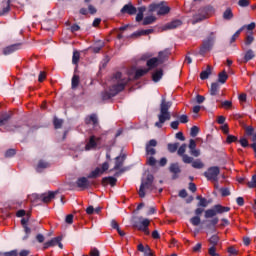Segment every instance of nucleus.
<instances>
[{
  "instance_id": "nucleus-1",
  "label": "nucleus",
  "mask_w": 256,
  "mask_h": 256,
  "mask_svg": "<svg viewBox=\"0 0 256 256\" xmlns=\"http://www.w3.org/2000/svg\"><path fill=\"white\" fill-rule=\"evenodd\" d=\"M129 81V78H123V74L121 72H116L112 77L113 84L110 86L109 91L101 93L102 101H109V99L119 95V93L125 89V86Z\"/></svg>"
},
{
  "instance_id": "nucleus-2",
  "label": "nucleus",
  "mask_w": 256,
  "mask_h": 256,
  "mask_svg": "<svg viewBox=\"0 0 256 256\" xmlns=\"http://www.w3.org/2000/svg\"><path fill=\"white\" fill-rule=\"evenodd\" d=\"M229 211H231L230 207L223 206L221 204H216L211 209L205 210V219H211L208 220L206 229H208V231H211V233H215L217 231V224L219 223V218L215 216L222 215V213H229Z\"/></svg>"
},
{
  "instance_id": "nucleus-3",
  "label": "nucleus",
  "mask_w": 256,
  "mask_h": 256,
  "mask_svg": "<svg viewBox=\"0 0 256 256\" xmlns=\"http://www.w3.org/2000/svg\"><path fill=\"white\" fill-rule=\"evenodd\" d=\"M173 102L166 101L165 98H162L160 103V113L158 114V121L155 122V127L161 129L163 125H165L166 121H171V113L169 109H171Z\"/></svg>"
},
{
  "instance_id": "nucleus-4",
  "label": "nucleus",
  "mask_w": 256,
  "mask_h": 256,
  "mask_svg": "<svg viewBox=\"0 0 256 256\" xmlns=\"http://www.w3.org/2000/svg\"><path fill=\"white\" fill-rule=\"evenodd\" d=\"M154 177L152 174H148L146 179H143L138 192L139 197H145V189L149 191H155V185H153Z\"/></svg>"
},
{
  "instance_id": "nucleus-5",
  "label": "nucleus",
  "mask_w": 256,
  "mask_h": 256,
  "mask_svg": "<svg viewBox=\"0 0 256 256\" xmlns=\"http://www.w3.org/2000/svg\"><path fill=\"white\" fill-rule=\"evenodd\" d=\"M215 39H217L215 32H211L206 37V39L203 40V43H202V46L200 47L199 53L201 55H205V53H208V51H211V49H213V45H215Z\"/></svg>"
},
{
  "instance_id": "nucleus-6",
  "label": "nucleus",
  "mask_w": 256,
  "mask_h": 256,
  "mask_svg": "<svg viewBox=\"0 0 256 256\" xmlns=\"http://www.w3.org/2000/svg\"><path fill=\"white\" fill-rule=\"evenodd\" d=\"M157 11V15H167L171 12V7L167 6V2L153 3L149 5V13Z\"/></svg>"
},
{
  "instance_id": "nucleus-7",
  "label": "nucleus",
  "mask_w": 256,
  "mask_h": 256,
  "mask_svg": "<svg viewBox=\"0 0 256 256\" xmlns=\"http://www.w3.org/2000/svg\"><path fill=\"white\" fill-rule=\"evenodd\" d=\"M221 173V169L219 166H212L207 169L206 172H204V177L208 181H213L214 183H219V174Z\"/></svg>"
},
{
  "instance_id": "nucleus-8",
  "label": "nucleus",
  "mask_w": 256,
  "mask_h": 256,
  "mask_svg": "<svg viewBox=\"0 0 256 256\" xmlns=\"http://www.w3.org/2000/svg\"><path fill=\"white\" fill-rule=\"evenodd\" d=\"M151 224V221L147 218L142 219L140 222H134V227L138 231H142L145 233V235H150L151 232H149V225Z\"/></svg>"
},
{
  "instance_id": "nucleus-9",
  "label": "nucleus",
  "mask_w": 256,
  "mask_h": 256,
  "mask_svg": "<svg viewBox=\"0 0 256 256\" xmlns=\"http://www.w3.org/2000/svg\"><path fill=\"white\" fill-rule=\"evenodd\" d=\"M185 151H187V144H182L177 150V155H179V157H182L183 163H193V157L185 154Z\"/></svg>"
},
{
  "instance_id": "nucleus-10",
  "label": "nucleus",
  "mask_w": 256,
  "mask_h": 256,
  "mask_svg": "<svg viewBox=\"0 0 256 256\" xmlns=\"http://www.w3.org/2000/svg\"><path fill=\"white\" fill-rule=\"evenodd\" d=\"M188 147L192 157H199V155H201V150L197 149V142H195V140L190 139Z\"/></svg>"
},
{
  "instance_id": "nucleus-11",
  "label": "nucleus",
  "mask_w": 256,
  "mask_h": 256,
  "mask_svg": "<svg viewBox=\"0 0 256 256\" xmlns=\"http://www.w3.org/2000/svg\"><path fill=\"white\" fill-rule=\"evenodd\" d=\"M121 13L123 14L127 13L128 15H135L137 14V8L133 6V4L128 3L123 6V8L121 9Z\"/></svg>"
},
{
  "instance_id": "nucleus-12",
  "label": "nucleus",
  "mask_w": 256,
  "mask_h": 256,
  "mask_svg": "<svg viewBox=\"0 0 256 256\" xmlns=\"http://www.w3.org/2000/svg\"><path fill=\"white\" fill-rule=\"evenodd\" d=\"M55 195H57V191L53 192V191H49L46 193L41 194V201L43 203H51V201H53V198L55 197Z\"/></svg>"
},
{
  "instance_id": "nucleus-13",
  "label": "nucleus",
  "mask_w": 256,
  "mask_h": 256,
  "mask_svg": "<svg viewBox=\"0 0 256 256\" xmlns=\"http://www.w3.org/2000/svg\"><path fill=\"white\" fill-rule=\"evenodd\" d=\"M59 241H63L62 236L52 238L50 241L45 242L43 244V251H45V249H49V247H55V245H57V243H59Z\"/></svg>"
},
{
  "instance_id": "nucleus-14",
  "label": "nucleus",
  "mask_w": 256,
  "mask_h": 256,
  "mask_svg": "<svg viewBox=\"0 0 256 256\" xmlns=\"http://www.w3.org/2000/svg\"><path fill=\"white\" fill-rule=\"evenodd\" d=\"M146 65L148 67L146 69H149V71H151V69H155L159 67V65H161V60H159V58L154 57L147 60Z\"/></svg>"
},
{
  "instance_id": "nucleus-15",
  "label": "nucleus",
  "mask_w": 256,
  "mask_h": 256,
  "mask_svg": "<svg viewBox=\"0 0 256 256\" xmlns=\"http://www.w3.org/2000/svg\"><path fill=\"white\" fill-rule=\"evenodd\" d=\"M18 49H21V43L7 46L4 48L3 53L4 55H11V53H15V51H18Z\"/></svg>"
},
{
  "instance_id": "nucleus-16",
  "label": "nucleus",
  "mask_w": 256,
  "mask_h": 256,
  "mask_svg": "<svg viewBox=\"0 0 256 256\" xmlns=\"http://www.w3.org/2000/svg\"><path fill=\"white\" fill-rule=\"evenodd\" d=\"M137 249L138 251H140V253H144V256H154L153 250H151V247H149V245L144 246L143 244H139Z\"/></svg>"
},
{
  "instance_id": "nucleus-17",
  "label": "nucleus",
  "mask_w": 256,
  "mask_h": 256,
  "mask_svg": "<svg viewBox=\"0 0 256 256\" xmlns=\"http://www.w3.org/2000/svg\"><path fill=\"white\" fill-rule=\"evenodd\" d=\"M102 185L104 187L107 186V185H111V187H115V185H117V178H115L113 176L104 177L102 179Z\"/></svg>"
},
{
  "instance_id": "nucleus-18",
  "label": "nucleus",
  "mask_w": 256,
  "mask_h": 256,
  "mask_svg": "<svg viewBox=\"0 0 256 256\" xmlns=\"http://www.w3.org/2000/svg\"><path fill=\"white\" fill-rule=\"evenodd\" d=\"M76 185L79 187V189H87L89 188V180L86 177L78 178Z\"/></svg>"
},
{
  "instance_id": "nucleus-19",
  "label": "nucleus",
  "mask_w": 256,
  "mask_h": 256,
  "mask_svg": "<svg viewBox=\"0 0 256 256\" xmlns=\"http://www.w3.org/2000/svg\"><path fill=\"white\" fill-rule=\"evenodd\" d=\"M183 25V22L179 19L173 20L172 22L166 24L164 26V30L167 31V29H177V27H181Z\"/></svg>"
},
{
  "instance_id": "nucleus-20",
  "label": "nucleus",
  "mask_w": 256,
  "mask_h": 256,
  "mask_svg": "<svg viewBox=\"0 0 256 256\" xmlns=\"http://www.w3.org/2000/svg\"><path fill=\"white\" fill-rule=\"evenodd\" d=\"M13 117V114L11 112H3L0 114V124L1 125H7L9 120Z\"/></svg>"
},
{
  "instance_id": "nucleus-21",
  "label": "nucleus",
  "mask_w": 256,
  "mask_h": 256,
  "mask_svg": "<svg viewBox=\"0 0 256 256\" xmlns=\"http://www.w3.org/2000/svg\"><path fill=\"white\" fill-rule=\"evenodd\" d=\"M125 162V155L122 156H117L115 158V166H114V171H117L123 167V163Z\"/></svg>"
},
{
  "instance_id": "nucleus-22",
  "label": "nucleus",
  "mask_w": 256,
  "mask_h": 256,
  "mask_svg": "<svg viewBox=\"0 0 256 256\" xmlns=\"http://www.w3.org/2000/svg\"><path fill=\"white\" fill-rule=\"evenodd\" d=\"M170 173H173L174 175L172 176V179H176L177 175L181 173V168L179 167V164L174 163L170 165Z\"/></svg>"
},
{
  "instance_id": "nucleus-23",
  "label": "nucleus",
  "mask_w": 256,
  "mask_h": 256,
  "mask_svg": "<svg viewBox=\"0 0 256 256\" xmlns=\"http://www.w3.org/2000/svg\"><path fill=\"white\" fill-rule=\"evenodd\" d=\"M219 89H221V86L219 85V82H214L211 84L210 87V95L215 97L219 93Z\"/></svg>"
},
{
  "instance_id": "nucleus-24",
  "label": "nucleus",
  "mask_w": 256,
  "mask_h": 256,
  "mask_svg": "<svg viewBox=\"0 0 256 256\" xmlns=\"http://www.w3.org/2000/svg\"><path fill=\"white\" fill-rule=\"evenodd\" d=\"M163 77V70L160 69V70H157L156 72H154L152 74V81H154V83H159V81H161Z\"/></svg>"
},
{
  "instance_id": "nucleus-25",
  "label": "nucleus",
  "mask_w": 256,
  "mask_h": 256,
  "mask_svg": "<svg viewBox=\"0 0 256 256\" xmlns=\"http://www.w3.org/2000/svg\"><path fill=\"white\" fill-rule=\"evenodd\" d=\"M97 147V142L95 141V136H91L89 142L86 144V151H91V149H95Z\"/></svg>"
},
{
  "instance_id": "nucleus-26",
  "label": "nucleus",
  "mask_w": 256,
  "mask_h": 256,
  "mask_svg": "<svg viewBox=\"0 0 256 256\" xmlns=\"http://www.w3.org/2000/svg\"><path fill=\"white\" fill-rule=\"evenodd\" d=\"M169 55H171V52L169 51V49L160 51L158 54V59L160 60V63H163L167 59V57H169Z\"/></svg>"
},
{
  "instance_id": "nucleus-27",
  "label": "nucleus",
  "mask_w": 256,
  "mask_h": 256,
  "mask_svg": "<svg viewBox=\"0 0 256 256\" xmlns=\"http://www.w3.org/2000/svg\"><path fill=\"white\" fill-rule=\"evenodd\" d=\"M101 175H103V171L101 170V168L97 167L88 175V179H97V177Z\"/></svg>"
},
{
  "instance_id": "nucleus-28",
  "label": "nucleus",
  "mask_w": 256,
  "mask_h": 256,
  "mask_svg": "<svg viewBox=\"0 0 256 256\" xmlns=\"http://www.w3.org/2000/svg\"><path fill=\"white\" fill-rule=\"evenodd\" d=\"M2 15H5V13H9L11 10V0H4L2 2Z\"/></svg>"
},
{
  "instance_id": "nucleus-29",
  "label": "nucleus",
  "mask_w": 256,
  "mask_h": 256,
  "mask_svg": "<svg viewBox=\"0 0 256 256\" xmlns=\"http://www.w3.org/2000/svg\"><path fill=\"white\" fill-rule=\"evenodd\" d=\"M234 15H233V10H231V8H227L224 13H223V19L224 21H231V19H233Z\"/></svg>"
},
{
  "instance_id": "nucleus-30",
  "label": "nucleus",
  "mask_w": 256,
  "mask_h": 256,
  "mask_svg": "<svg viewBox=\"0 0 256 256\" xmlns=\"http://www.w3.org/2000/svg\"><path fill=\"white\" fill-rule=\"evenodd\" d=\"M209 75H211V66H207L206 70L200 73V79L205 81V79H209Z\"/></svg>"
},
{
  "instance_id": "nucleus-31",
  "label": "nucleus",
  "mask_w": 256,
  "mask_h": 256,
  "mask_svg": "<svg viewBox=\"0 0 256 256\" xmlns=\"http://www.w3.org/2000/svg\"><path fill=\"white\" fill-rule=\"evenodd\" d=\"M151 33H153V29L140 30V31L134 32L132 34V37H141L142 35H151Z\"/></svg>"
},
{
  "instance_id": "nucleus-32",
  "label": "nucleus",
  "mask_w": 256,
  "mask_h": 256,
  "mask_svg": "<svg viewBox=\"0 0 256 256\" xmlns=\"http://www.w3.org/2000/svg\"><path fill=\"white\" fill-rule=\"evenodd\" d=\"M147 73H149V69H147V68L138 69V70H136L134 79H141V77H143L144 75H147Z\"/></svg>"
},
{
  "instance_id": "nucleus-33",
  "label": "nucleus",
  "mask_w": 256,
  "mask_h": 256,
  "mask_svg": "<svg viewBox=\"0 0 256 256\" xmlns=\"http://www.w3.org/2000/svg\"><path fill=\"white\" fill-rule=\"evenodd\" d=\"M208 241L212 247H217V245H219L220 238L217 234H214L209 238Z\"/></svg>"
},
{
  "instance_id": "nucleus-34",
  "label": "nucleus",
  "mask_w": 256,
  "mask_h": 256,
  "mask_svg": "<svg viewBox=\"0 0 256 256\" xmlns=\"http://www.w3.org/2000/svg\"><path fill=\"white\" fill-rule=\"evenodd\" d=\"M157 21L155 16H147L143 19L142 25H153Z\"/></svg>"
},
{
  "instance_id": "nucleus-35",
  "label": "nucleus",
  "mask_w": 256,
  "mask_h": 256,
  "mask_svg": "<svg viewBox=\"0 0 256 256\" xmlns=\"http://www.w3.org/2000/svg\"><path fill=\"white\" fill-rule=\"evenodd\" d=\"M254 57H255V52L249 49L244 55V63H248V61H251V59H253Z\"/></svg>"
},
{
  "instance_id": "nucleus-36",
  "label": "nucleus",
  "mask_w": 256,
  "mask_h": 256,
  "mask_svg": "<svg viewBox=\"0 0 256 256\" xmlns=\"http://www.w3.org/2000/svg\"><path fill=\"white\" fill-rule=\"evenodd\" d=\"M79 83H80V77L77 74H74L72 77V89H77V87H79Z\"/></svg>"
},
{
  "instance_id": "nucleus-37",
  "label": "nucleus",
  "mask_w": 256,
  "mask_h": 256,
  "mask_svg": "<svg viewBox=\"0 0 256 256\" xmlns=\"http://www.w3.org/2000/svg\"><path fill=\"white\" fill-rule=\"evenodd\" d=\"M196 199L199 201L197 207H207L209 205L207 199L202 196H197Z\"/></svg>"
},
{
  "instance_id": "nucleus-38",
  "label": "nucleus",
  "mask_w": 256,
  "mask_h": 256,
  "mask_svg": "<svg viewBox=\"0 0 256 256\" xmlns=\"http://www.w3.org/2000/svg\"><path fill=\"white\" fill-rule=\"evenodd\" d=\"M49 167V163L45 162L43 160H40L37 165V171L38 173H41L42 169H47Z\"/></svg>"
},
{
  "instance_id": "nucleus-39",
  "label": "nucleus",
  "mask_w": 256,
  "mask_h": 256,
  "mask_svg": "<svg viewBox=\"0 0 256 256\" xmlns=\"http://www.w3.org/2000/svg\"><path fill=\"white\" fill-rule=\"evenodd\" d=\"M228 78H229V76L227 75V73L225 71L218 74V82L219 83L224 84Z\"/></svg>"
},
{
  "instance_id": "nucleus-40",
  "label": "nucleus",
  "mask_w": 256,
  "mask_h": 256,
  "mask_svg": "<svg viewBox=\"0 0 256 256\" xmlns=\"http://www.w3.org/2000/svg\"><path fill=\"white\" fill-rule=\"evenodd\" d=\"M191 163L194 169H203V167H205V164H203L200 159L195 161L192 160Z\"/></svg>"
},
{
  "instance_id": "nucleus-41",
  "label": "nucleus",
  "mask_w": 256,
  "mask_h": 256,
  "mask_svg": "<svg viewBox=\"0 0 256 256\" xmlns=\"http://www.w3.org/2000/svg\"><path fill=\"white\" fill-rule=\"evenodd\" d=\"M79 59H81V54L79 51H74L72 56L73 65H77L79 63Z\"/></svg>"
},
{
  "instance_id": "nucleus-42",
  "label": "nucleus",
  "mask_w": 256,
  "mask_h": 256,
  "mask_svg": "<svg viewBox=\"0 0 256 256\" xmlns=\"http://www.w3.org/2000/svg\"><path fill=\"white\" fill-rule=\"evenodd\" d=\"M190 223L194 226V227H198V225L201 224V216H194L190 219Z\"/></svg>"
},
{
  "instance_id": "nucleus-43",
  "label": "nucleus",
  "mask_w": 256,
  "mask_h": 256,
  "mask_svg": "<svg viewBox=\"0 0 256 256\" xmlns=\"http://www.w3.org/2000/svg\"><path fill=\"white\" fill-rule=\"evenodd\" d=\"M179 149V142L168 144V151L170 153H175Z\"/></svg>"
},
{
  "instance_id": "nucleus-44",
  "label": "nucleus",
  "mask_w": 256,
  "mask_h": 256,
  "mask_svg": "<svg viewBox=\"0 0 256 256\" xmlns=\"http://www.w3.org/2000/svg\"><path fill=\"white\" fill-rule=\"evenodd\" d=\"M243 29H245L244 27H241L239 30H237L234 35L231 37L230 43H235V41H237V38L239 37V35H241V32L243 31Z\"/></svg>"
},
{
  "instance_id": "nucleus-45",
  "label": "nucleus",
  "mask_w": 256,
  "mask_h": 256,
  "mask_svg": "<svg viewBox=\"0 0 256 256\" xmlns=\"http://www.w3.org/2000/svg\"><path fill=\"white\" fill-rule=\"evenodd\" d=\"M247 186L249 187V189H255L256 188V174H254L252 176V179H251V181H249L247 183Z\"/></svg>"
},
{
  "instance_id": "nucleus-46",
  "label": "nucleus",
  "mask_w": 256,
  "mask_h": 256,
  "mask_svg": "<svg viewBox=\"0 0 256 256\" xmlns=\"http://www.w3.org/2000/svg\"><path fill=\"white\" fill-rule=\"evenodd\" d=\"M29 199L32 203H37L38 201H41V194H32L29 196Z\"/></svg>"
},
{
  "instance_id": "nucleus-47",
  "label": "nucleus",
  "mask_w": 256,
  "mask_h": 256,
  "mask_svg": "<svg viewBox=\"0 0 256 256\" xmlns=\"http://www.w3.org/2000/svg\"><path fill=\"white\" fill-rule=\"evenodd\" d=\"M86 123H93V125H97L99 123V120L97 118V115L95 114H92L90 117H89V120H86Z\"/></svg>"
},
{
  "instance_id": "nucleus-48",
  "label": "nucleus",
  "mask_w": 256,
  "mask_h": 256,
  "mask_svg": "<svg viewBox=\"0 0 256 256\" xmlns=\"http://www.w3.org/2000/svg\"><path fill=\"white\" fill-rule=\"evenodd\" d=\"M238 143H240L241 147H243L244 149L249 147V140H247V138L245 137L240 138Z\"/></svg>"
},
{
  "instance_id": "nucleus-49",
  "label": "nucleus",
  "mask_w": 256,
  "mask_h": 256,
  "mask_svg": "<svg viewBox=\"0 0 256 256\" xmlns=\"http://www.w3.org/2000/svg\"><path fill=\"white\" fill-rule=\"evenodd\" d=\"M245 133L248 137H251L254 135L255 129L253 128V126H246Z\"/></svg>"
},
{
  "instance_id": "nucleus-50",
  "label": "nucleus",
  "mask_w": 256,
  "mask_h": 256,
  "mask_svg": "<svg viewBox=\"0 0 256 256\" xmlns=\"http://www.w3.org/2000/svg\"><path fill=\"white\" fill-rule=\"evenodd\" d=\"M53 123H54L55 129H61V127H63V121L61 119L54 118Z\"/></svg>"
},
{
  "instance_id": "nucleus-51",
  "label": "nucleus",
  "mask_w": 256,
  "mask_h": 256,
  "mask_svg": "<svg viewBox=\"0 0 256 256\" xmlns=\"http://www.w3.org/2000/svg\"><path fill=\"white\" fill-rule=\"evenodd\" d=\"M16 153H17V150H15V149H8L5 152V157L6 158L14 157V155H16Z\"/></svg>"
},
{
  "instance_id": "nucleus-52",
  "label": "nucleus",
  "mask_w": 256,
  "mask_h": 256,
  "mask_svg": "<svg viewBox=\"0 0 256 256\" xmlns=\"http://www.w3.org/2000/svg\"><path fill=\"white\" fill-rule=\"evenodd\" d=\"M208 253H209L210 256H220L219 253H217V248L214 247V246H211L208 249Z\"/></svg>"
},
{
  "instance_id": "nucleus-53",
  "label": "nucleus",
  "mask_w": 256,
  "mask_h": 256,
  "mask_svg": "<svg viewBox=\"0 0 256 256\" xmlns=\"http://www.w3.org/2000/svg\"><path fill=\"white\" fill-rule=\"evenodd\" d=\"M232 106H233V102L229 100H226L221 103V107H223L224 109H231Z\"/></svg>"
},
{
  "instance_id": "nucleus-54",
  "label": "nucleus",
  "mask_w": 256,
  "mask_h": 256,
  "mask_svg": "<svg viewBox=\"0 0 256 256\" xmlns=\"http://www.w3.org/2000/svg\"><path fill=\"white\" fill-rule=\"evenodd\" d=\"M191 137H195L196 135H199V127L193 126L190 130Z\"/></svg>"
},
{
  "instance_id": "nucleus-55",
  "label": "nucleus",
  "mask_w": 256,
  "mask_h": 256,
  "mask_svg": "<svg viewBox=\"0 0 256 256\" xmlns=\"http://www.w3.org/2000/svg\"><path fill=\"white\" fill-rule=\"evenodd\" d=\"M220 192L222 197H229V195H231V191H229V188H221Z\"/></svg>"
},
{
  "instance_id": "nucleus-56",
  "label": "nucleus",
  "mask_w": 256,
  "mask_h": 256,
  "mask_svg": "<svg viewBox=\"0 0 256 256\" xmlns=\"http://www.w3.org/2000/svg\"><path fill=\"white\" fill-rule=\"evenodd\" d=\"M255 41V38L253 37V34H250L246 37L245 45H251Z\"/></svg>"
},
{
  "instance_id": "nucleus-57",
  "label": "nucleus",
  "mask_w": 256,
  "mask_h": 256,
  "mask_svg": "<svg viewBox=\"0 0 256 256\" xmlns=\"http://www.w3.org/2000/svg\"><path fill=\"white\" fill-rule=\"evenodd\" d=\"M146 153L148 155H155V153H157V151L155 150V148L150 147V146H146Z\"/></svg>"
},
{
  "instance_id": "nucleus-58",
  "label": "nucleus",
  "mask_w": 256,
  "mask_h": 256,
  "mask_svg": "<svg viewBox=\"0 0 256 256\" xmlns=\"http://www.w3.org/2000/svg\"><path fill=\"white\" fill-rule=\"evenodd\" d=\"M237 141V136L228 135L226 138L227 143H235Z\"/></svg>"
},
{
  "instance_id": "nucleus-59",
  "label": "nucleus",
  "mask_w": 256,
  "mask_h": 256,
  "mask_svg": "<svg viewBox=\"0 0 256 256\" xmlns=\"http://www.w3.org/2000/svg\"><path fill=\"white\" fill-rule=\"evenodd\" d=\"M179 123H189V117L185 114L179 117Z\"/></svg>"
},
{
  "instance_id": "nucleus-60",
  "label": "nucleus",
  "mask_w": 256,
  "mask_h": 256,
  "mask_svg": "<svg viewBox=\"0 0 256 256\" xmlns=\"http://www.w3.org/2000/svg\"><path fill=\"white\" fill-rule=\"evenodd\" d=\"M147 163L148 165H150V167H154V165L157 163V160L155 159V157L151 156L148 158Z\"/></svg>"
},
{
  "instance_id": "nucleus-61",
  "label": "nucleus",
  "mask_w": 256,
  "mask_h": 256,
  "mask_svg": "<svg viewBox=\"0 0 256 256\" xmlns=\"http://www.w3.org/2000/svg\"><path fill=\"white\" fill-rule=\"evenodd\" d=\"M238 5L239 7H249V0H239Z\"/></svg>"
},
{
  "instance_id": "nucleus-62",
  "label": "nucleus",
  "mask_w": 256,
  "mask_h": 256,
  "mask_svg": "<svg viewBox=\"0 0 256 256\" xmlns=\"http://www.w3.org/2000/svg\"><path fill=\"white\" fill-rule=\"evenodd\" d=\"M65 221L68 225H73V214H68Z\"/></svg>"
},
{
  "instance_id": "nucleus-63",
  "label": "nucleus",
  "mask_w": 256,
  "mask_h": 256,
  "mask_svg": "<svg viewBox=\"0 0 256 256\" xmlns=\"http://www.w3.org/2000/svg\"><path fill=\"white\" fill-rule=\"evenodd\" d=\"M102 49H103V44H100V45L94 46L92 48V51L93 53H99V51H101Z\"/></svg>"
},
{
  "instance_id": "nucleus-64",
  "label": "nucleus",
  "mask_w": 256,
  "mask_h": 256,
  "mask_svg": "<svg viewBox=\"0 0 256 256\" xmlns=\"http://www.w3.org/2000/svg\"><path fill=\"white\" fill-rule=\"evenodd\" d=\"M90 256H99V250L94 248L90 251Z\"/></svg>"
}]
</instances>
